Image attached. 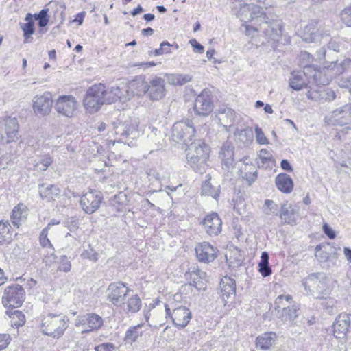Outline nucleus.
Instances as JSON below:
<instances>
[{
	"label": "nucleus",
	"instance_id": "1",
	"mask_svg": "<svg viewBox=\"0 0 351 351\" xmlns=\"http://www.w3.org/2000/svg\"><path fill=\"white\" fill-rule=\"evenodd\" d=\"M245 29V34L254 36L256 33L263 35L269 42L278 43L282 36V25L276 19L272 5L261 7L255 4L240 5L238 12Z\"/></svg>",
	"mask_w": 351,
	"mask_h": 351
},
{
	"label": "nucleus",
	"instance_id": "2",
	"mask_svg": "<svg viewBox=\"0 0 351 351\" xmlns=\"http://www.w3.org/2000/svg\"><path fill=\"white\" fill-rule=\"evenodd\" d=\"M333 280L324 272L308 274L302 281L305 294L315 298H323L328 295L332 288Z\"/></svg>",
	"mask_w": 351,
	"mask_h": 351
},
{
	"label": "nucleus",
	"instance_id": "3",
	"mask_svg": "<svg viewBox=\"0 0 351 351\" xmlns=\"http://www.w3.org/2000/svg\"><path fill=\"white\" fill-rule=\"evenodd\" d=\"M210 148L202 139L192 142L186 149V159L191 168L200 173L205 171Z\"/></svg>",
	"mask_w": 351,
	"mask_h": 351
},
{
	"label": "nucleus",
	"instance_id": "4",
	"mask_svg": "<svg viewBox=\"0 0 351 351\" xmlns=\"http://www.w3.org/2000/svg\"><path fill=\"white\" fill-rule=\"evenodd\" d=\"M139 121L136 118H129L123 123H113L114 134L118 136V141L132 147L134 145L133 140L141 135L138 130Z\"/></svg>",
	"mask_w": 351,
	"mask_h": 351
},
{
	"label": "nucleus",
	"instance_id": "5",
	"mask_svg": "<svg viewBox=\"0 0 351 351\" xmlns=\"http://www.w3.org/2000/svg\"><path fill=\"white\" fill-rule=\"evenodd\" d=\"M106 104L105 99V86L96 84L90 86L86 91L84 99V106L89 113L97 112L101 106Z\"/></svg>",
	"mask_w": 351,
	"mask_h": 351
},
{
	"label": "nucleus",
	"instance_id": "6",
	"mask_svg": "<svg viewBox=\"0 0 351 351\" xmlns=\"http://www.w3.org/2000/svg\"><path fill=\"white\" fill-rule=\"evenodd\" d=\"M64 318L60 315L49 314L42 319L40 329L43 334L59 338L66 328Z\"/></svg>",
	"mask_w": 351,
	"mask_h": 351
},
{
	"label": "nucleus",
	"instance_id": "7",
	"mask_svg": "<svg viewBox=\"0 0 351 351\" xmlns=\"http://www.w3.org/2000/svg\"><path fill=\"white\" fill-rule=\"evenodd\" d=\"M25 299V292L21 285L14 284L7 287L3 292L2 303L6 308L21 306Z\"/></svg>",
	"mask_w": 351,
	"mask_h": 351
},
{
	"label": "nucleus",
	"instance_id": "8",
	"mask_svg": "<svg viewBox=\"0 0 351 351\" xmlns=\"http://www.w3.org/2000/svg\"><path fill=\"white\" fill-rule=\"evenodd\" d=\"M195 129L191 121H181L173 124L172 138L177 143L187 145L195 136Z\"/></svg>",
	"mask_w": 351,
	"mask_h": 351
},
{
	"label": "nucleus",
	"instance_id": "9",
	"mask_svg": "<svg viewBox=\"0 0 351 351\" xmlns=\"http://www.w3.org/2000/svg\"><path fill=\"white\" fill-rule=\"evenodd\" d=\"M131 291L122 282H112L106 290L107 299L114 305L120 306L125 304V298Z\"/></svg>",
	"mask_w": 351,
	"mask_h": 351
},
{
	"label": "nucleus",
	"instance_id": "10",
	"mask_svg": "<svg viewBox=\"0 0 351 351\" xmlns=\"http://www.w3.org/2000/svg\"><path fill=\"white\" fill-rule=\"evenodd\" d=\"M104 324L101 316L95 313H88L78 316L75 319V325L81 327L82 334L99 330Z\"/></svg>",
	"mask_w": 351,
	"mask_h": 351
},
{
	"label": "nucleus",
	"instance_id": "11",
	"mask_svg": "<svg viewBox=\"0 0 351 351\" xmlns=\"http://www.w3.org/2000/svg\"><path fill=\"white\" fill-rule=\"evenodd\" d=\"M103 196L101 192L96 190H90L84 193L80 198V206L86 214H93L101 205Z\"/></svg>",
	"mask_w": 351,
	"mask_h": 351
},
{
	"label": "nucleus",
	"instance_id": "12",
	"mask_svg": "<svg viewBox=\"0 0 351 351\" xmlns=\"http://www.w3.org/2000/svg\"><path fill=\"white\" fill-rule=\"evenodd\" d=\"M325 121L329 125L339 126L351 123V104H346L333 110L325 117Z\"/></svg>",
	"mask_w": 351,
	"mask_h": 351
},
{
	"label": "nucleus",
	"instance_id": "13",
	"mask_svg": "<svg viewBox=\"0 0 351 351\" xmlns=\"http://www.w3.org/2000/svg\"><path fill=\"white\" fill-rule=\"evenodd\" d=\"M166 315L170 316L173 323L181 328H184L191 319V313L189 308L180 306L176 307L171 312V308L168 304H165Z\"/></svg>",
	"mask_w": 351,
	"mask_h": 351
},
{
	"label": "nucleus",
	"instance_id": "14",
	"mask_svg": "<svg viewBox=\"0 0 351 351\" xmlns=\"http://www.w3.org/2000/svg\"><path fill=\"white\" fill-rule=\"evenodd\" d=\"M52 104L50 93L45 92L41 95H36L33 99L34 112L37 116H46L51 112Z\"/></svg>",
	"mask_w": 351,
	"mask_h": 351
},
{
	"label": "nucleus",
	"instance_id": "15",
	"mask_svg": "<svg viewBox=\"0 0 351 351\" xmlns=\"http://www.w3.org/2000/svg\"><path fill=\"white\" fill-rule=\"evenodd\" d=\"M165 80L158 76L149 79L147 84V96L151 100H160L165 95Z\"/></svg>",
	"mask_w": 351,
	"mask_h": 351
},
{
	"label": "nucleus",
	"instance_id": "16",
	"mask_svg": "<svg viewBox=\"0 0 351 351\" xmlns=\"http://www.w3.org/2000/svg\"><path fill=\"white\" fill-rule=\"evenodd\" d=\"M195 253L199 261L210 263L217 258L218 250L208 242H202L197 244Z\"/></svg>",
	"mask_w": 351,
	"mask_h": 351
},
{
	"label": "nucleus",
	"instance_id": "17",
	"mask_svg": "<svg viewBox=\"0 0 351 351\" xmlns=\"http://www.w3.org/2000/svg\"><path fill=\"white\" fill-rule=\"evenodd\" d=\"M350 326V315L341 313L335 319L332 328L333 335L336 338L346 337Z\"/></svg>",
	"mask_w": 351,
	"mask_h": 351
},
{
	"label": "nucleus",
	"instance_id": "18",
	"mask_svg": "<svg viewBox=\"0 0 351 351\" xmlns=\"http://www.w3.org/2000/svg\"><path fill=\"white\" fill-rule=\"evenodd\" d=\"M202 225L208 234L216 236L221 231L222 221L217 213H212L204 217Z\"/></svg>",
	"mask_w": 351,
	"mask_h": 351
},
{
	"label": "nucleus",
	"instance_id": "19",
	"mask_svg": "<svg viewBox=\"0 0 351 351\" xmlns=\"http://www.w3.org/2000/svg\"><path fill=\"white\" fill-rule=\"evenodd\" d=\"M213 109L210 97L207 92H202L195 99L194 110L197 114L208 116Z\"/></svg>",
	"mask_w": 351,
	"mask_h": 351
},
{
	"label": "nucleus",
	"instance_id": "20",
	"mask_svg": "<svg viewBox=\"0 0 351 351\" xmlns=\"http://www.w3.org/2000/svg\"><path fill=\"white\" fill-rule=\"evenodd\" d=\"M240 175L250 185L257 179V168L249 156H246L241 160Z\"/></svg>",
	"mask_w": 351,
	"mask_h": 351
},
{
	"label": "nucleus",
	"instance_id": "21",
	"mask_svg": "<svg viewBox=\"0 0 351 351\" xmlns=\"http://www.w3.org/2000/svg\"><path fill=\"white\" fill-rule=\"evenodd\" d=\"M309 82L307 73H305V67L303 71H293L291 73L289 84L294 90L298 91L307 88Z\"/></svg>",
	"mask_w": 351,
	"mask_h": 351
},
{
	"label": "nucleus",
	"instance_id": "22",
	"mask_svg": "<svg viewBox=\"0 0 351 351\" xmlns=\"http://www.w3.org/2000/svg\"><path fill=\"white\" fill-rule=\"evenodd\" d=\"M305 73H307L308 78L312 79L316 84L320 85H326L329 84L330 78L328 77L324 72V70H321L315 67L311 64H304Z\"/></svg>",
	"mask_w": 351,
	"mask_h": 351
},
{
	"label": "nucleus",
	"instance_id": "23",
	"mask_svg": "<svg viewBox=\"0 0 351 351\" xmlns=\"http://www.w3.org/2000/svg\"><path fill=\"white\" fill-rule=\"evenodd\" d=\"M5 132L7 143L15 142L18 139L19 125L16 117H7L4 119Z\"/></svg>",
	"mask_w": 351,
	"mask_h": 351
},
{
	"label": "nucleus",
	"instance_id": "24",
	"mask_svg": "<svg viewBox=\"0 0 351 351\" xmlns=\"http://www.w3.org/2000/svg\"><path fill=\"white\" fill-rule=\"evenodd\" d=\"M28 208L26 205L22 203L18 204L14 207L10 216V219L12 224L19 228L20 226L24 223L28 215Z\"/></svg>",
	"mask_w": 351,
	"mask_h": 351
},
{
	"label": "nucleus",
	"instance_id": "25",
	"mask_svg": "<svg viewBox=\"0 0 351 351\" xmlns=\"http://www.w3.org/2000/svg\"><path fill=\"white\" fill-rule=\"evenodd\" d=\"M234 147L231 142H225L219 152V158L222 161V165L227 169L232 167L234 162Z\"/></svg>",
	"mask_w": 351,
	"mask_h": 351
},
{
	"label": "nucleus",
	"instance_id": "26",
	"mask_svg": "<svg viewBox=\"0 0 351 351\" xmlns=\"http://www.w3.org/2000/svg\"><path fill=\"white\" fill-rule=\"evenodd\" d=\"M222 298L226 304L229 300L234 298L236 284L234 280L230 277H224L221 281Z\"/></svg>",
	"mask_w": 351,
	"mask_h": 351
},
{
	"label": "nucleus",
	"instance_id": "27",
	"mask_svg": "<svg viewBox=\"0 0 351 351\" xmlns=\"http://www.w3.org/2000/svg\"><path fill=\"white\" fill-rule=\"evenodd\" d=\"M276 337V334L273 332H267L261 334L256 339V348L262 350H269L275 343Z\"/></svg>",
	"mask_w": 351,
	"mask_h": 351
},
{
	"label": "nucleus",
	"instance_id": "28",
	"mask_svg": "<svg viewBox=\"0 0 351 351\" xmlns=\"http://www.w3.org/2000/svg\"><path fill=\"white\" fill-rule=\"evenodd\" d=\"M277 189L284 193H291L293 189V182L290 176L286 173L278 174L275 179Z\"/></svg>",
	"mask_w": 351,
	"mask_h": 351
},
{
	"label": "nucleus",
	"instance_id": "29",
	"mask_svg": "<svg viewBox=\"0 0 351 351\" xmlns=\"http://www.w3.org/2000/svg\"><path fill=\"white\" fill-rule=\"evenodd\" d=\"M128 93V90L125 88L121 89L118 86H113L108 89L105 88V99L106 104H111L117 101L119 99L125 101L126 100V96L125 95Z\"/></svg>",
	"mask_w": 351,
	"mask_h": 351
},
{
	"label": "nucleus",
	"instance_id": "30",
	"mask_svg": "<svg viewBox=\"0 0 351 351\" xmlns=\"http://www.w3.org/2000/svg\"><path fill=\"white\" fill-rule=\"evenodd\" d=\"M306 97L311 100L330 101L335 99V93L330 89L308 90Z\"/></svg>",
	"mask_w": 351,
	"mask_h": 351
},
{
	"label": "nucleus",
	"instance_id": "31",
	"mask_svg": "<svg viewBox=\"0 0 351 351\" xmlns=\"http://www.w3.org/2000/svg\"><path fill=\"white\" fill-rule=\"evenodd\" d=\"M206 274L198 268H193L189 271V279L191 285L198 289H204L206 284Z\"/></svg>",
	"mask_w": 351,
	"mask_h": 351
},
{
	"label": "nucleus",
	"instance_id": "32",
	"mask_svg": "<svg viewBox=\"0 0 351 351\" xmlns=\"http://www.w3.org/2000/svg\"><path fill=\"white\" fill-rule=\"evenodd\" d=\"M296 210L291 204H284L281 206L280 217L287 224L296 223Z\"/></svg>",
	"mask_w": 351,
	"mask_h": 351
},
{
	"label": "nucleus",
	"instance_id": "33",
	"mask_svg": "<svg viewBox=\"0 0 351 351\" xmlns=\"http://www.w3.org/2000/svg\"><path fill=\"white\" fill-rule=\"evenodd\" d=\"M317 23H310L308 24L301 32L300 37L306 43H312L317 39L318 29Z\"/></svg>",
	"mask_w": 351,
	"mask_h": 351
},
{
	"label": "nucleus",
	"instance_id": "34",
	"mask_svg": "<svg viewBox=\"0 0 351 351\" xmlns=\"http://www.w3.org/2000/svg\"><path fill=\"white\" fill-rule=\"evenodd\" d=\"M39 193L43 199L49 202L59 195L60 190L55 185L43 184L39 185Z\"/></svg>",
	"mask_w": 351,
	"mask_h": 351
},
{
	"label": "nucleus",
	"instance_id": "35",
	"mask_svg": "<svg viewBox=\"0 0 351 351\" xmlns=\"http://www.w3.org/2000/svg\"><path fill=\"white\" fill-rule=\"evenodd\" d=\"M257 159L260 160V162L258 161L257 162L263 168H271L275 165V160L271 153L266 149H261L259 151Z\"/></svg>",
	"mask_w": 351,
	"mask_h": 351
},
{
	"label": "nucleus",
	"instance_id": "36",
	"mask_svg": "<svg viewBox=\"0 0 351 351\" xmlns=\"http://www.w3.org/2000/svg\"><path fill=\"white\" fill-rule=\"evenodd\" d=\"M206 178H208L202 185V195L211 196L215 200H218L220 193L219 186L214 187L210 182L209 176H206Z\"/></svg>",
	"mask_w": 351,
	"mask_h": 351
},
{
	"label": "nucleus",
	"instance_id": "37",
	"mask_svg": "<svg viewBox=\"0 0 351 351\" xmlns=\"http://www.w3.org/2000/svg\"><path fill=\"white\" fill-rule=\"evenodd\" d=\"M234 136L241 142L244 146H247L253 141V131L251 128L243 130H237L234 132Z\"/></svg>",
	"mask_w": 351,
	"mask_h": 351
},
{
	"label": "nucleus",
	"instance_id": "38",
	"mask_svg": "<svg viewBox=\"0 0 351 351\" xmlns=\"http://www.w3.org/2000/svg\"><path fill=\"white\" fill-rule=\"evenodd\" d=\"M148 82H145L143 79L139 77L132 80L130 83L129 88L137 95H143L147 92Z\"/></svg>",
	"mask_w": 351,
	"mask_h": 351
},
{
	"label": "nucleus",
	"instance_id": "39",
	"mask_svg": "<svg viewBox=\"0 0 351 351\" xmlns=\"http://www.w3.org/2000/svg\"><path fill=\"white\" fill-rule=\"evenodd\" d=\"M133 293V291H131ZM128 298L125 302L127 311L130 313H136L141 307V300L137 294H128Z\"/></svg>",
	"mask_w": 351,
	"mask_h": 351
},
{
	"label": "nucleus",
	"instance_id": "40",
	"mask_svg": "<svg viewBox=\"0 0 351 351\" xmlns=\"http://www.w3.org/2000/svg\"><path fill=\"white\" fill-rule=\"evenodd\" d=\"M11 228L8 221H0V244L9 243L12 240Z\"/></svg>",
	"mask_w": 351,
	"mask_h": 351
},
{
	"label": "nucleus",
	"instance_id": "41",
	"mask_svg": "<svg viewBox=\"0 0 351 351\" xmlns=\"http://www.w3.org/2000/svg\"><path fill=\"white\" fill-rule=\"evenodd\" d=\"M142 326V324H139L130 327L125 332V341L130 343L135 342L142 335V331L141 330Z\"/></svg>",
	"mask_w": 351,
	"mask_h": 351
},
{
	"label": "nucleus",
	"instance_id": "42",
	"mask_svg": "<svg viewBox=\"0 0 351 351\" xmlns=\"http://www.w3.org/2000/svg\"><path fill=\"white\" fill-rule=\"evenodd\" d=\"M167 81L172 85H183L191 80V77L184 74H167Z\"/></svg>",
	"mask_w": 351,
	"mask_h": 351
},
{
	"label": "nucleus",
	"instance_id": "43",
	"mask_svg": "<svg viewBox=\"0 0 351 351\" xmlns=\"http://www.w3.org/2000/svg\"><path fill=\"white\" fill-rule=\"evenodd\" d=\"M299 307L297 305H293L291 308L283 307L281 317L284 321H293L298 316Z\"/></svg>",
	"mask_w": 351,
	"mask_h": 351
},
{
	"label": "nucleus",
	"instance_id": "44",
	"mask_svg": "<svg viewBox=\"0 0 351 351\" xmlns=\"http://www.w3.org/2000/svg\"><path fill=\"white\" fill-rule=\"evenodd\" d=\"M49 11L48 8H43L38 13L34 14V19L37 21L38 25L41 29L46 27L49 23Z\"/></svg>",
	"mask_w": 351,
	"mask_h": 351
},
{
	"label": "nucleus",
	"instance_id": "45",
	"mask_svg": "<svg viewBox=\"0 0 351 351\" xmlns=\"http://www.w3.org/2000/svg\"><path fill=\"white\" fill-rule=\"evenodd\" d=\"M10 317L12 319V326L19 328L25 323V315L20 311L14 310L10 314Z\"/></svg>",
	"mask_w": 351,
	"mask_h": 351
},
{
	"label": "nucleus",
	"instance_id": "46",
	"mask_svg": "<svg viewBox=\"0 0 351 351\" xmlns=\"http://www.w3.org/2000/svg\"><path fill=\"white\" fill-rule=\"evenodd\" d=\"M341 21L347 27H351V5L344 8L339 13Z\"/></svg>",
	"mask_w": 351,
	"mask_h": 351
},
{
	"label": "nucleus",
	"instance_id": "47",
	"mask_svg": "<svg viewBox=\"0 0 351 351\" xmlns=\"http://www.w3.org/2000/svg\"><path fill=\"white\" fill-rule=\"evenodd\" d=\"M292 301V297L290 295H280L277 297L275 300V305L276 309L282 308L283 310V307H287V304H291Z\"/></svg>",
	"mask_w": 351,
	"mask_h": 351
},
{
	"label": "nucleus",
	"instance_id": "48",
	"mask_svg": "<svg viewBox=\"0 0 351 351\" xmlns=\"http://www.w3.org/2000/svg\"><path fill=\"white\" fill-rule=\"evenodd\" d=\"M54 108L58 114L63 116L66 115V95H61L58 97Z\"/></svg>",
	"mask_w": 351,
	"mask_h": 351
},
{
	"label": "nucleus",
	"instance_id": "49",
	"mask_svg": "<svg viewBox=\"0 0 351 351\" xmlns=\"http://www.w3.org/2000/svg\"><path fill=\"white\" fill-rule=\"evenodd\" d=\"M256 141L259 145H267L269 144V140L265 135L262 129L256 125L254 128Z\"/></svg>",
	"mask_w": 351,
	"mask_h": 351
},
{
	"label": "nucleus",
	"instance_id": "50",
	"mask_svg": "<svg viewBox=\"0 0 351 351\" xmlns=\"http://www.w3.org/2000/svg\"><path fill=\"white\" fill-rule=\"evenodd\" d=\"M47 234H48L47 228H45L41 231L40 234V237H39L40 243L43 247H49L51 250H53V247H52V244L51 243V241L47 238Z\"/></svg>",
	"mask_w": 351,
	"mask_h": 351
},
{
	"label": "nucleus",
	"instance_id": "51",
	"mask_svg": "<svg viewBox=\"0 0 351 351\" xmlns=\"http://www.w3.org/2000/svg\"><path fill=\"white\" fill-rule=\"evenodd\" d=\"M52 160L50 157H45L36 163L35 168L37 171H44L47 170Z\"/></svg>",
	"mask_w": 351,
	"mask_h": 351
},
{
	"label": "nucleus",
	"instance_id": "52",
	"mask_svg": "<svg viewBox=\"0 0 351 351\" xmlns=\"http://www.w3.org/2000/svg\"><path fill=\"white\" fill-rule=\"evenodd\" d=\"M77 107V103L75 99L72 96L67 95V117L73 115Z\"/></svg>",
	"mask_w": 351,
	"mask_h": 351
},
{
	"label": "nucleus",
	"instance_id": "53",
	"mask_svg": "<svg viewBox=\"0 0 351 351\" xmlns=\"http://www.w3.org/2000/svg\"><path fill=\"white\" fill-rule=\"evenodd\" d=\"M81 256L83 258H88L93 261H97L98 259V254L90 246L84 250Z\"/></svg>",
	"mask_w": 351,
	"mask_h": 351
},
{
	"label": "nucleus",
	"instance_id": "54",
	"mask_svg": "<svg viewBox=\"0 0 351 351\" xmlns=\"http://www.w3.org/2000/svg\"><path fill=\"white\" fill-rule=\"evenodd\" d=\"M21 28L23 31V36L25 38L30 37L35 32L34 25L29 23H21Z\"/></svg>",
	"mask_w": 351,
	"mask_h": 351
},
{
	"label": "nucleus",
	"instance_id": "55",
	"mask_svg": "<svg viewBox=\"0 0 351 351\" xmlns=\"http://www.w3.org/2000/svg\"><path fill=\"white\" fill-rule=\"evenodd\" d=\"M165 46L169 47L170 44L168 42H162L160 44V47L159 49L149 51V55L157 56L162 55L164 53H168V51L163 49V47H165Z\"/></svg>",
	"mask_w": 351,
	"mask_h": 351
},
{
	"label": "nucleus",
	"instance_id": "56",
	"mask_svg": "<svg viewBox=\"0 0 351 351\" xmlns=\"http://www.w3.org/2000/svg\"><path fill=\"white\" fill-rule=\"evenodd\" d=\"M265 205L267 207L265 209V213L267 215H269L271 213H274L277 210V206L274 204L273 200H265Z\"/></svg>",
	"mask_w": 351,
	"mask_h": 351
},
{
	"label": "nucleus",
	"instance_id": "57",
	"mask_svg": "<svg viewBox=\"0 0 351 351\" xmlns=\"http://www.w3.org/2000/svg\"><path fill=\"white\" fill-rule=\"evenodd\" d=\"M115 346L112 343H101L95 347V351H113Z\"/></svg>",
	"mask_w": 351,
	"mask_h": 351
},
{
	"label": "nucleus",
	"instance_id": "58",
	"mask_svg": "<svg viewBox=\"0 0 351 351\" xmlns=\"http://www.w3.org/2000/svg\"><path fill=\"white\" fill-rule=\"evenodd\" d=\"M258 271L263 277H267L271 274V269L269 265L258 264Z\"/></svg>",
	"mask_w": 351,
	"mask_h": 351
},
{
	"label": "nucleus",
	"instance_id": "59",
	"mask_svg": "<svg viewBox=\"0 0 351 351\" xmlns=\"http://www.w3.org/2000/svg\"><path fill=\"white\" fill-rule=\"evenodd\" d=\"M315 256L320 258L321 261H326L328 258V254L326 252L321 251L319 245L315 247Z\"/></svg>",
	"mask_w": 351,
	"mask_h": 351
},
{
	"label": "nucleus",
	"instance_id": "60",
	"mask_svg": "<svg viewBox=\"0 0 351 351\" xmlns=\"http://www.w3.org/2000/svg\"><path fill=\"white\" fill-rule=\"evenodd\" d=\"M324 232L330 238V239H335V233L334 230L327 224L325 223L323 226Z\"/></svg>",
	"mask_w": 351,
	"mask_h": 351
},
{
	"label": "nucleus",
	"instance_id": "61",
	"mask_svg": "<svg viewBox=\"0 0 351 351\" xmlns=\"http://www.w3.org/2000/svg\"><path fill=\"white\" fill-rule=\"evenodd\" d=\"M85 15H86L85 12H81L77 14L75 16V19L71 20L70 22L71 23H77L78 25H81L83 23Z\"/></svg>",
	"mask_w": 351,
	"mask_h": 351
},
{
	"label": "nucleus",
	"instance_id": "62",
	"mask_svg": "<svg viewBox=\"0 0 351 351\" xmlns=\"http://www.w3.org/2000/svg\"><path fill=\"white\" fill-rule=\"evenodd\" d=\"M190 44L193 47L194 50H196L199 53H203L204 47L200 43H199L195 39H191L189 41Z\"/></svg>",
	"mask_w": 351,
	"mask_h": 351
},
{
	"label": "nucleus",
	"instance_id": "63",
	"mask_svg": "<svg viewBox=\"0 0 351 351\" xmlns=\"http://www.w3.org/2000/svg\"><path fill=\"white\" fill-rule=\"evenodd\" d=\"M300 58L301 60H306L308 63H311L313 60V56L306 51H302L300 53Z\"/></svg>",
	"mask_w": 351,
	"mask_h": 351
},
{
	"label": "nucleus",
	"instance_id": "64",
	"mask_svg": "<svg viewBox=\"0 0 351 351\" xmlns=\"http://www.w3.org/2000/svg\"><path fill=\"white\" fill-rule=\"evenodd\" d=\"M146 173L150 178H154L156 180H159L160 179V175L156 171V169H154L152 168H148L146 170Z\"/></svg>",
	"mask_w": 351,
	"mask_h": 351
}]
</instances>
